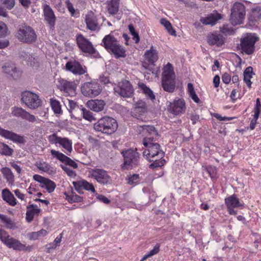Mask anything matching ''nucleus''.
I'll list each match as a JSON object with an SVG mask.
<instances>
[{
  "label": "nucleus",
  "mask_w": 261,
  "mask_h": 261,
  "mask_svg": "<svg viewBox=\"0 0 261 261\" xmlns=\"http://www.w3.org/2000/svg\"><path fill=\"white\" fill-rule=\"evenodd\" d=\"M101 45L109 53L113 54L116 59L126 56L125 48L111 33L103 37Z\"/></svg>",
  "instance_id": "nucleus-1"
},
{
  "label": "nucleus",
  "mask_w": 261,
  "mask_h": 261,
  "mask_svg": "<svg viewBox=\"0 0 261 261\" xmlns=\"http://www.w3.org/2000/svg\"><path fill=\"white\" fill-rule=\"evenodd\" d=\"M162 85L163 89L168 92L174 91L175 87V75L172 65L168 63L163 69Z\"/></svg>",
  "instance_id": "nucleus-2"
},
{
  "label": "nucleus",
  "mask_w": 261,
  "mask_h": 261,
  "mask_svg": "<svg viewBox=\"0 0 261 261\" xmlns=\"http://www.w3.org/2000/svg\"><path fill=\"white\" fill-rule=\"evenodd\" d=\"M94 129L106 135H111L115 133L118 128L116 120L109 116H105L99 119L94 124Z\"/></svg>",
  "instance_id": "nucleus-3"
},
{
  "label": "nucleus",
  "mask_w": 261,
  "mask_h": 261,
  "mask_svg": "<svg viewBox=\"0 0 261 261\" xmlns=\"http://www.w3.org/2000/svg\"><path fill=\"white\" fill-rule=\"evenodd\" d=\"M143 145L147 148L143 151V156L147 160L157 157L162 159L164 156L165 153L160 149V145L158 143L154 142L152 137H145L143 140Z\"/></svg>",
  "instance_id": "nucleus-4"
},
{
  "label": "nucleus",
  "mask_w": 261,
  "mask_h": 261,
  "mask_svg": "<svg viewBox=\"0 0 261 261\" xmlns=\"http://www.w3.org/2000/svg\"><path fill=\"white\" fill-rule=\"evenodd\" d=\"M15 37L20 42L28 44L34 43L37 38L34 30L25 24L19 25Z\"/></svg>",
  "instance_id": "nucleus-5"
},
{
  "label": "nucleus",
  "mask_w": 261,
  "mask_h": 261,
  "mask_svg": "<svg viewBox=\"0 0 261 261\" xmlns=\"http://www.w3.org/2000/svg\"><path fill=\"white\" fill-rule=\"evenodd\" d=\"M121 154L124 160L123 164L121 165L122 169H132L139 165L140 155L136 150L130 148L123 150Z\"/></svg>",
  "instance_id": "nucleus-6"
},
{
  "label": "nucleus",
  "mask_w": 261,
  "mask_h": 261,
  "mask_svg": "<svg viewBox=\"0 0 261 261\" xmlns=\"http://www.w3.org/2000/svg\"><path fill=\"white\" fill-rule=\"evenodd\" d=\"M246 16V7L240 2L234 3L231 9L229 21L231 24L236 26L243 23Z\"/></svg>",
  "instance_id": "nucleus-7"
},
{
  "label": "nucleus",
  "mask_w": 261,
  "mask_h": 261,
  "mask_svg": "<svg viewBox=\"0 0 261 261\" xmlns=\"http://www.w3.org/2000/svg\"><path fill=\"white\" fill-rule=\"evenodd\" d=\"M47 139L50 144L62 146L65 149L64 151L67 155H69L71 153L72 142L68 138L59 137L56 133H53L47 136Z\"/></svg>",
  "instance_id": "nucleus-8"
},
{
  "label": "nucleus",
  "mask_w": 261,
  "mask_h": 261,
  "mask_svg": "<svg viewBox=\"0 0 261 261\" xmlns=\"http://www.w3.org/2000/svg\"><path fill=\"white\" fill-rule=\"evenodd\" d=\"M21 97V102L32 110L38 108L41 105L39 96L30 91L22 92Z\"/></svg>",
  "instance_id": "nucleus-9"
},
{
  "label": "nucleus",
  "mask_w": 261,
  "mask_h": 261,
  "mask_svg": "<svg viewBox=\"0 0 261 261\" xmlns=\"http://www.w3.org/2000/svg\"><path fill=\"white\" fill-rule=\"evenodd\" d=\"M258 38L253 34H247L240 40V49L247 55H251L255 50V43Z\"/></svg>",
  "instance_id": "nucleus-10"
},
{
  "label": "nucleus",
  "mask_w": 261,
  "mask_h": 261,
  "mask_svg": "<svg viewBox=\"0 0 261 261\" xmlns=\"http://www.w3.org/2000/svg\"><path fill=\"white\" fill-rule=\"evenodd\" d=\"M101 86L95 81L85 83L81 88L82 94L88 97L96 96L101 93Z\"/></svg>",
  "instance_id": "nucleus-11"
},
{
  "label": "nucleus",
  "mask_w": 261,
  "mask_h": 261,
  "mask_svg": "<svg viewBox=\"0 0 261 261\" xmlns=\"http://www.w3.org/2000/svg\"><path fill=\"white\" fill-rule=\"evenodd\" d=\"M115 94L123 97H130L134 93V89L130 82L123 80L114 88Z\"/></svg>",
  "instance_id": "nucleus-12"
},
{
  "label": "nucleus",
  "mask_w": 261,
  "mask_h": 261,
  "mask_svg": "<svg viewBox=\"0 0 261 261\" xmlns=\"http://www.w3.org/2000/svg\"><path fill=\"white\" fill-rule=\"evenodd\" d=\"M224 201L227 211L231 215H236L237 214V211L234 210V208L244 206V203L240 201L235 194L225 198Z\"/></svg>",
  "instance_id": "nucleus-13"
},
{
  "label": "nucleus",
  "mask_w": 261,
  "mask_h": 261,
  "mask_svg": "<svg viewBox=\"0 0 261 261\" xmlns=\"http://www.w3.org/2000/svg\"><path fill=\"white\" fill-rule=\"evenodd\" d=\"M91 175L98 183L101 185H105L111 183L110 176L103 169L99 168L93 169L91 171Z\"/></svg>",
  "instance_id": "nucleus-14"
},
{
  "label": "nucleus",
  "mask_w": 261,
  "mask_h": 261,
  "mask_svg": "<svg viewBox=\"0 0 261 261\" xmlns=\"http://www.w3.org/2000/svg\"><path fill=\"white\" fill-rule=\"evenodd\" d=\"M65 68L67 71L72 72L74 75H81L87 72V67L83 66L76 60L67 62L65 65Z\"/></svg>",
  "instance_id": "nucleus-15"
},
{
  "label": "nucleus",
  "mask_w": 261,
  "mask_h": 261,
  "mask_svg": "<svg viewBox=\"0 0 261 261\" xmlns=\"http://www.w3.org/2000/svg\"><path fill=\"white\" fill-rule=\"evenodd\" d=\"M76 40L79 47L83 52L91 55L95 53V50L93 45L83 35H77Z\"/></svg>",
  "instance_id": "nucleus-16"
},
{
  "label": "nucleus",
  "mask_w": 261,
  "mask_h": 261,
  "mask_svg": "<svg viewBox=\"0 0 261 261\" xmlns=\"http://www.w3.org/2000/svg\"><path fill=\"white\" fill-rule=\"evenodd\" d=\"M43 15L46 24L51 30H54L56 17L52 9L47 4L43 6Z\"/></svg>",
  "instance_id": "nucleus-17"
},
{
  "label": "nucleus",
  "mask_w": 261,
  "mask_h": 261,
  "mask_svg": "<svg viewBox=\"0 0 261 261\" xmlns=\"http://www.w3.org/2000/svg\"><path fill=\"white\" fill-rule=\"evenodd\" d=\"M11 114L15 117L21 118L31 122H34L37 120L34 115L31 114L21 107H12L11 108Z\"/></svg>",
  "instance_id": "nucleus-18"
},
{
  "label": "nucleus",
  "mask_w": 261,
  "mask_h": 261,
  "mask_svg": "<svg viewBox=\"0 0 261 261\" xmlns=\"http://www.w3.org/2000/svg\"><path fill=\"white\" fill-rule=\"evenodd\" d=\"M33 179L40 183V187L42 188H45L49 193H51L54 191L56 185L53 180L49 178L42 176L39 174H35L33 176Z\"/></svg>",
  "instance_id": "nucleus-19"
},
{
  "label": "nucleus",
  "mask_w": 261,
  "mask_h": 261,
  "mask_svg": "<svg viewBox=\"0 0 261 261\" xmlns=\"http://www.w3.org/2000/svg\"><path fill=\"white\" fill-rule=\"evenodd\" d=\"M147 106L145 101L139 100L135 102L132 109L131 113L132 116L139 118L146 113Z\"/></svg>",
  "instance_id": "nucleus-20"
},
{
  "label": "nucleus",
  "mask_w": 261,
  "mask_h": 261,
  "mask_svg": "<svg viewBox=\"0 0 261 261\" xmlns=\"http://www.w3.org/2000/svg\"><path fill=\"white\" fill-rule=\"evenodd\" d=\"M0 136L5 139H9L13 142L24 144L25 139L23 136H20L11 131L5 129L0 127Z\"/></svg>",
  "instance_id": "nucleus-21"
},
{
  "label": "nucleus",
  "mask_w": 261,
  "mask_h": 261,
  "mask_svg": "<svg viewBox=\"0 0 261 261\" xmlns=\"http://www.w3.org/2000/svg\"><path fill=\"white\" fill-rule=\"evenodd\" d=\"M50 153L53 157L56 158L60 161L64 163L66 165H69L74 169L78 167L77 164L70 158L68 157L62 152L54 149L50 150Z\"/></svg>",
  "instance_id": "nucleus-22"
},
{
  "label": "nucleus",
  "mask_w": 261,
  "mask_h": 261,
  "mask_svg": "<svg viewBox=\"0 0 261 261\" xmlns=\"http://www.w3.org/2000/svg\"><path fill=\"white\" fill-rule=\"evenodd\" d=\"M3 71L12 77L13 79H17L21 75V71L16 68L12 63H6L3 66Z\"/></svg>",
  "instance_id": "nucleus-23"
},
{
  "label": "nucleus",
  "mask_w": 261,
  "mask_h": 261,
  "mask_svg": "<svg viewBox=\"0 0 261 261\" xmlns=\"http://www.w3.org/2000/svg\"><path fill=\"white\" fill-rule=\"evenodd\" d=\"M58 82V87L61 91H63L69 95L75 93L76 86L74 82H69L61 79Z\"/></svg>",
  "instance_id": "nucleus-24"
},
{
  "label": "nucleus",
  "mask_w": 261,
  "mask_h": 261,
  "mask_svg": "<svg viewBox=\"0 0 261 261\" xmlns=\"http://www.w3.org/2000/svg\"><path fill=\"white\" fill-rule=\"evenodd\" d=\"M168 110L170 113L175 115L183 113L186 110L184 100L181 99L174 100L170 103Z\"/></svg>",
  "instance_id": "nucleus-25"
},
{
  "label": "nucleus",
  "mask_w": 261,
  "mask_h": 261,
  "mask_svg": "<svg viewBox=\"0 0 261 261\" xmlns=\"http://www.w3.org/2000/svg\"><path fill=\"white\" fill-rule=\"evenodd\" d=\"M85 21L87 28L92 31L98 30L99 27L98 20L93 12L90 11L87 13L85 17Z\"/></svg>",
  "instance_id": "nucleus-26"
},
{
  "label": "nucleus",
  "mask_w": 261,
  "mask_h": 261,
  "mask_svg": "<svg viewBox=\"0 0 261 261\" xmlns=\"http://www.w3.org/2000/svg\"><path fill=\"white\" fill-rule=\"evenodd\" d=\"M221 15L218 13L216 11H214L207 16L201 17L200 21L203 24L214 25L217 23L218 20L221 19Z\"/></svg>",
  "instance_id": "nucleus-27"
},
{
  "label": "nucleus",
  "mask_w": 261,
  "mask_h": 261,
  "mask_svg": "<svg viewBox=\"0 0 261 261\" xmlns=\"http://www.w3.org/2000/svg\"><path fill=\"white\" fill-rule=\"evenodd\" d=\"M207 43L211 45L221 46L224 43V37L220 34H212L207 37Z\"/></svg>",
  "instance_id": "nucleus-28"
},
{
  "label": "nucleus",
  "mask_w": 261,
  "mask_h": 261,
  "mask_svg": "<svg viewBox=\"0 0 261 261\" xmlns=\"http://www.w3.org/2000/svg\"><path fill=\"white\" fill-rule=\"evenodd\" d=\"M0 240L5 245H22L18 240L11 237L8 232L0 229Z\"/></svg>",
  "instance_id": "nucleus-29"
},
{
  "label": "nucleus",
  "mask_w": 261,
  "mask_h": 261,
  "mask_svg": "<svg viewBox=\"0 0 261 261\" xmlns=\"http://www.w3.org/2000/svg\"><path fill=\"white\" fill-rule=\"evenodd\" d=\"M106 103L103 100H91L87 102V106L90 110L96 112H99L103 110Z\"/></svg>",
  "instance_id": "nucleus-30"
},
{
  "label": "nucleus",
  "mask_w": 261,
  "mask_h": 261,
  "mask_svg": "<svg viewBox=\"0 0 261 261\" xmlns=\"http://www.w3.org/2000/svg\"><path fill=\"white\" fill-rule=\"evenodd\" d=\"M3 199L11 206H15L17 204V201L13 194L8 189H5L2 191Z\"/></svg>",
  "instance_id": "nucleus-31"
},
{
  "label": "nucleus",
  "mask_w": 261,
  "mask_h": 261,
  "mask_svg": "<svg viewBox=\"0 0 261 261\" xmlns=\"http://www.w3.org/2000/svg\"><path fill=\"white\" fill-rule=\"evenodd\" d=\"M41 210L37 207L36 204H32L27 206V211L26 213V220L28 222H31L34 218L35 214L40 213Z\"/></svg>",
  "instance_id": "nucleus-32"
},
{
  "label": "nucleus",
  "mask_w": 261,
  "mask_h": 261,
  "mask_svg": "<svg viewBox=\"0 0 261 261\" xmlns=\"http://www.w3.org/2000/svg\"><path fill=\"white\" fill-rule=\"evenodd\" d=\"M139 127L142 129L143 133L147 136L146 137H152L154 139V137L159 136L158 130L152 125H140Z\"/></svg>",
  "instance_id": "nucleus-33"
},
{
  "label": "nucleus",
  "mask_w": 261,
  "mask_h": 261,
  "mask_svg": "<svg viewBox=\"0 0 261 261\" xmlns=\"http://www.w3.org/2000/svg\"><path fill=\"white\" fill-rule=\"evenodd\" d=\"M145 58L151 64H153L158 60V53L155 49H153L152 46L150 49L146 51Z\"/></svg>",
  "instance_id": "nucleus-34"
},
{
  "label": "nucleus",
  "mask_w": 261,
  "mask_h": 261,
  "mask_svg": "<svg viewBox=\"0 0 261 261\" xmlns=\"http://www.w3.org/2000/svg\"><path fill=\"white\" fill-rule=\"evenodd\" d=\"M1 222L4 224V227L7 229H14L16 228V223L7 216L0 214Z\"/></svg>",
  "instance_id": "nucleus-35"
},
{
  "label": "nucleus",
  "mask_w": 261,
  "mask_h": 261,
  "mask_svg": "<svg viewBox=\"0 0 261 261\" xmlns=\"http://www.w3.org/2000/svg\"><path fill=\"white\" fill-rule=\"evenodd\" d=\"M253 74H254V73L253 72V68L251 66L247 67L243 72L244 82L249 88L251 87L252 82H251V79Z\"/></svg>",
  "instance_id": "nucleus-36"
},
{
  "label": "nucleus",
  "mask_w": 261,
  "mask_h": 261,
  "mask_svg": "<svg viewBox=\"0 0 261 261\" xmlns=\"http://www.w3.org/2000/svg\"><path fill=\"white\" fill-rule=\"evenodd\" d=\"M1 172L7 182L12 185L14 181V175L11 170L9 168L4 167L1 169Z\"/></svg>",
  "instance_id": "nucleus-37"
},
{
  "label": "nucleus",
  "mask_w": 261,
  "mask_h": 261,
  "mask_svg": "<svg viewBox=\"0 0 261 261\" xmlns=\"http://www.w3.org/2000/svg\"><path fill=\"white\" fill-rule=\"evenodd\" d=\"M36 166L40 170L48 173H52L53 168L47 162L43 161H38L36 163Z\"/></svg>",
  "instance_id": "nucleus-38"
},
{
  "label": "nucleus",
  "mask_w": 261,
  "mask_h": 261,
  "mask_svg": "<svg viewBox=\"0 0 261 261\" xmlns=\"http://www.w3.org/2000/svg\"><path fill=\"white\" fill-rule=\"evenodd\" d=\"M261 17V13L260 11H257V10L252 11L248 17V24L250 26L255 25L257 21Z\"/></svg>",
  "instance_id": "nucleus-39"
},
{
  "label": "nucleus",
  "mask_w": 261,
  "mask_h": 261,
  "mask_svg": "<svg viewBox=\"0 0 261 261\" xmlns=\"http://www.w3.org/2000/svg\"><path fill=\"white\" fill-rule=\"evenodd\" d=\"M119 0H111L108 5V10L112 15L116 14L119 10Z\"/></svg>",
  "instance_id": "nucleus-40"
},
{
  "label": "nucleus",
  "mask_w": 261,
  "mask_h": 261,
  "mask_svg": "<svg viewBox=\"0 0 261 261\" xmlns=\"http://www.w3.org/2000/svg\"><path fill=\"white\" fill-rule=\"evenodd\" d=\"M66 196V199L70 203L79 202L83 201V197L79 196L73 192L69 193H65Z\"/></svg>",
  "instance_id": "nucleus-41"
},
{
  "label": "nucleus",
  "mask_w": 261,
  "mask_h": 261,
  "mask_svg": "<svg viewBox=\"0 0 261 261\" xmlns=\"http://www.w3.org/2000/svg\"><path fill=\"white\" fill-rule=\"evenodd\" d=\"M187 92L189 95V96L192 99V100L197 103H199L200 100L198 97L197 94L194 90L193 85L189 83L187 86Z\"/></svg>",
  "instance_id": "nucleus-42"
},
{
  "label": "nucleus",
  "mask_w": 261,
  "mask_h": 261,
  "mask_svg": "<svg viewBox=\"0 0 261 261\" xmlns=\"http://www.w3.org/2000/svg\"><path fill=\"white\" fill-rule=\"evenodd\" d=\"M140 88L142 90L143 92L146 95V96L153 100L155 99V95L152 91L148 87L146 86L144 83H141L139 85Z\"/></svg>",
  "instance_id": "nucleus-43"
},
{
  "label": "nucleus",
  "mask_w": 261,
  "mask_h": 261,
  "mask_svg": "<svg viewBox=\"0 0 261 261\" xmlns=\"http://www.w3.org/2000/svg\"><path fill=\"white\" fill-rule=\"evenodd\" d=\"M202 168L208 173L212 179L215 180L217 178V169L216 167L212 166H202Z\"/></svg>",
  "instance_id": "nucleus-44"
},
{
  "label": "nucleus",
  "mask_w": 261,
  "mask_h": 261,
  "mask_svg": "<svg viewBox=\"0 0 261 261\" xmlns=\"http://www.w3.org/2000/svg\"><path fill=\"white\" fill-rule=\"evenodd\" d=\"M154 158H150V160H148L150 162H153L152 163H151L149 167L151 169H154L158 167H161L163 166L166 162V161L165 159L162 158V159L159 158L154 159Z\"/></svg>",
  "instance_id": "nucleus-45"
},
{
  "label": "nucleus",
  "mask_w": 261,
  "mask_h": 261,
  "mask_svg": "<svg viewBox=\"0 0 261 261\" xmlns=\"http://www.w3.org/2000/svg\"><path fill=\"white\" fill-rule=\"evenodd\" d=\"M161 23L163 25L168 31V32L171 35H176V32L173 28L171 23L165 18L161 19Z\"/></svg>",
  "instance_id": "nucleus-46"
},
{
  "label": "nucleus",
  "mask_w": 261,
  "mask_h": 261,
  "mask_svg": "<svg viewBox=\"0 0 261 261\" xmlns=\"http://www.w3.org/2000/svg\"><path fill=\"white\" fill-rule=\"evenodd\" d=\"M79 181L80 186H82L84 189L87 191H90L94 193L96 192L95 188L92 184L89 183L85 179L80 180Z\"/></svg>",
  "instance_id": "nucleus-47"
},
{
  "label": "nucleus",
  "mask_w": 261,
  "mask_h": 261,
  "mask_svg": "<svg viewBox=\"0 0 261 261\" xmlns=\"http://www.w3.org/2000/svg\"><path fill=\"white\" fill-rule=\"evenodd\" d=\"M84 107L82 106H79L75 109L72 110L70 112V116L71 118H74L75 119H80L81 117H82V111L83 110Z\"/></svg>",
  "instance_id": "nucleus-48"
},
{
  "label": "nucleus",
  "mask_w": 261,
  "mask_h": 261,
  "mask_svg": "<svg viewBox=\"0 0 261 261\" xmlns=\"http://www.w3.org/2000/svg\"><path fill=\"white\" fill-rule=\"evenodd\" d=\"M0 152L4 155L11 156L13 152V150L7 144L2 143L0 147Z\"/></svg>",
  "instance_id": "nucleus-49"
},
{
  "label": "nucleus",
  "mask_w": 261,
  "mask_h": 261,
  "mask_svg": "<svg viewBox=\"0 0 261 261\" xmlns=\"http://www.w3.org/2000/svg\"><path fill=\"white\" fill-rule=\"evenodd\" d=\"M51 107L55 114H60L62 112L60 103L56 99H51Z\"/></svg>",
  "instance_id": "nucleus-50"
},
{
  "label": "nucleus",
  "mask_w": 261,
  "mask_h": 261,
  "mask_svg": "<svg viewBox=\"0 0 261 261\" xmlns=\"http://www.w3.org/2000/svg\"><path fill=\"white\" fill-rule=\"evenodd\" d=\"M38 60L39 58L38 56L35 54H31L28 60L27 61V63L28 65H29L31 66H38Z\"/></svg>",
  "instance_id": "nucleus-51"
},
{
  "label": "nucleus",
  "mask_w": 261,
  "mask_h": 261,
  "mask_svg": "<svg viewBox=\"0 0 261 261\" xmlns=\"http://www.w3.org/2000/svg\"><path fill=\"white\" fill-rule=\"evenodd\" d=\"M159 247L160 246H154L153 249L148 252L147 254H145L140 261H144L148 258L157 254L160 250Z\"/></svg>",
  "instance_id": "nucleus-52"
},
{
  "label": "nucleus",
  "mask_w": 261,
  "mask_h": 261,
  "mask_svg": "<svg viewBox=\"0 0 261 261\" xmlns=\"http://www.w3.org/2000/svg\"><path fill=\"white\" fill-rule=\"evenodd\" d=\"M128 27L131 35L133 36V39L135 40V43H139L140 41V37L138 33L135 31L133 24H130L128 25Z\"/></svg>",
  "instance_id": "nucleus-53"
},
{
  "label": "nucleus",
  "mask_w": 261,
  "mask_h": 261,
  "mask_svg": "<svg viewBox=\"0 0 261 261\" xmlns=\"http://www.w3.org/2000/svg\"><path fill=\"white\" fill-rule=\"evenodd\" d=\"M82 116L86 120H87L89 121H92L93 120H95L94 117L92 115V113L89 110L85 108H83V110L82 111Z\"/></svg>",
  "instance_id": "nucleus-54"
},
{
  "label": "nucleus",
  "mask_w": 261,
  "mask_h": 261,
  "mask_svg": "<svg viewBox=\"0 0 261 261\" xmlns=\"http://www.w3.org/2000/svg\"><path fill=\"white\" fill-rule=\"evenodd\" d=\"M139 175L134 174L129 176L127 179V183L130 185H136L139 183Z\"/></svg>",
  "instance_id": "nucleus-55"
},
{
  "label": "nucleus",
  "mask_w": 261,
  "mask_h": 261,
  "mask_svg": "<svg viewBox=\"0 0 261 261\" xmlns=\"http://www.w3.org/2000/svg\"><path fill=\"white\" fill-rule=\"evenodd\" d=\"M254 114L253 116L255 117V118H258L259 114L261 113V103L259 98H257L256 100V103L254 108Z\"/></svg>",
  "instance_id": "nucleus-56"
},
{
  "label": "nucleus",
  "mask_w": 261,
  "mask_h": 261,
  "mask_svg": "<svg viewBox=\"0 0 261 261\" xmlns=\"http://www.w3.org/2000/svg\"><path fill=\"white\" fill-rule=\"evenodd\" d=\"M8 34V29L6 24L0 21V38L5 37Z\"/></svg>",
  "instance_id": "nucleus-57"
},
{
  "label": "nucleus",
  "mask_w": 261,
  "mask_h": 261,
  "mask_svg": "<svg viewBox=\"0 0 261 261\" xmlns=\"http://www.w3.org/2000/svg\"><path fill=\"white\" fill-rule=\"evenodd\" d=\"M99 82L105 85L111 83L110 76L108 73L105 72L100 75Z\"/></svg>",
  "instance_id": "nucleus-58"
},
{
  "label": "nucleus",
  "mask_w": 261,
  "mask_h": 261,
  "mask_svg": "<svg viewBox=\"0 0 261 261\" xmlns=\"http://www.w3.org/2000/svg\"><path fill=\"white\" fill-rule=\"evenodd\" d=\"M188 118L192 121L193 124H195L200 120L199 115L195 113H188Z\"/></svg>",
  "instance_id": "nucleus-59"
},
{
  "label": "nucleus",
  "mask_w": 261,
  "mask_h": 261,
  "mask_svg": "<svg viewBox=\"0 0 261 261\" xmlns=\"http://www.w3.org/2000/svg\"><path fill=\"white\" fill-rule=\"evenodd\" d=\"M61 167L64 171L70 177H75L76 173L74 171L65 165H61Z\"/></svg>",
  "instance_id": "nucleus-60"
},
{
  "label": "nucleus",
  "mask_w": 261,
  "mask_h": 261,
  "mask_svg": "<svg viewBox=\"0 0 261 261\" xmlns=\"http://www.w3.org/2000/svg\"><path fill=\"white\" fill-rule=\"evenodd\" d=\"M2 4L9 10L12 9L15 5V0H2Z\"/></svg>",
  "instance_id": "nucleus-61"
},
{
  "label": "nucleus",
  "mask_w": 261,
  "mask_h": 261,
  "mask_svg": "<svg viewBox=\"0 0 261 261\" xmlns=\"http://www.w3.org/2000/svg\"><path fill=\"white\" fill-rule=\"evenodd\" d=\"M72 184L75 189V190L79 194H83L84 193V188L82 186H80V181L79 180L76 181H73Z\"/></svg>",
  "instance_id": "nucleus-62"
},
{
  "label": "nucleus",
  "mask_w": 261,
  "mask_h": 261,
  "mask_svg": "<svg viewBox=\"0 0 261 261\" xmlns=\"http://www.w3.org/2000/svg\"><path fill=\"white\" fill-rule=\"evenodd\" d=\"M96 198L99 201L103 202L105 204H109L110 202V200L106 197L105 196L101 194H98L96 196Z\"/></svg>",
  "instance_id": "nucleus-63"
},
{
  "label": "nucleus",
  "mask_w": 261,
  "mask_h": 261,
  "mask_svg": "<svg viewBox=\"0 0 261 261\" xmlns=\"http://www.w3.org/2000/svg\"><path fill=\"white\" fill-rule=\"evenodd\" d=\"M68 104L67 109L69 112H70L71 111H72V110L75 109V108L79 106V105H77L76 102L71 100H68Z\"/></svg>",
  "instance_id": "nucleus-64"
}]
</instances>
